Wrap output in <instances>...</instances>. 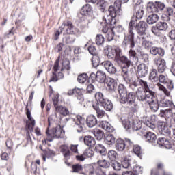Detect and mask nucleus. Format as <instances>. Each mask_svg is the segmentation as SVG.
Here are the masks:
<instances>
[{"label": "nucleus", "instance_id": "obj_41", "mask_svg": "<svg viewBox=\"0 0 175 175\" xmlns=\"http://www.w3.org/2000/svg\"><path fill=\"white\" fill-rule=\"evenodd\" d=\"M157 144L162 147H166V148H167V146L170 144V142L165 137H160L157 140Z\"/></svg>", "mask_w": 175, "mask_h": 175}, {"label": "nucleus", "instance_id": "obj_24", "mask_svg": "<svg viewBox=\"0 0 175 175\" xmlns=\"http://www.w3.org/2000/svg\"><path fill=\"white\" fill-rule=\"evenodd\" d=\"M94 151L97 152V154H100L101 157H106V155H107V150H106V148L100 144L96 146Z\"/></svg>", "mask_w": 175, "mask_h": 175}, {"label": "nucleus", "instance_id": "obj_26", "mask_svg": "<svg viewBox=\"0 0 175 175\" xmlns=\"http://www.w3.org/2000/svg\"><path fill=\"white\" fill-rule=\"evenodd\" d=\"M86 124L89 128H94L98 124L96 117L94 115H90L87 118Z\"/></svg>", "mask_w": 175, "mask_h": 175}, {"label": "nucleus", "instance_id": "obj_58", "mask_svg": "<svg viewBox=\"0 0 175 175\" xmlns=\"http://www.w3.org/2000/svg\"><path fill=\"white\" fill-rule=\"evenodd\" d=\"M78 147V144H70L69 148L71 152H73L74 154H79V149L77 148Z\"/></svg>", "mask_w": 175, "mask_h": 175}, {"label": "nucleus", "instance_id": "obj_63", "mask_svg": "<svg viewBox=\"0 0 175 175\" xmlns=\"http://www.w3.org/2000/svg\"><path fill=\"white\" fill-rule=\"evenodd\" d=\"M100 5V10L101 12H105L106 10V8L107 7V2L104 0H101L99 3Z\"/></svg>", "mask_w": 175, "mask_h": 175}, {"label": "nucleus", "instance_id": "obj_37", "mask_svg": "<svg viewBox=\"0 0 175 175\" xmlns=\"http://www.w3.org/2000/svg\"><path fill=\"white\" fill-rule=\"evenodd\" d=\"M97 164L100 167H103V169H109V167H110V165H111L110 161L106 159L98 160L97 161Z\"/></svg>", "mask_w": 175, "mask_h": 175}, {"label": "nucleus", "instance_id": "obj_14", "mask_svg": "<svg viewBox=\"0 0 175 175\" xmlns=\"http://www.w3.org/2000/svg\"><path fill=\"white\" fill-rule=\"evenodd\" d=\"M144 124L150 129H155V116H145L143 118Z\"/></svg>", "mask_w": 175, "mask_h": 175}, {"label": "nucleus", "instance_id": "obj_53", "mask_svg": "<svg viewBox=\"0 0 175 175\" xmlns=\"http://www.w3.org/2000/svg\"><path fill=\"white\" fill-rule=\"evenodd\" d=\"M83 154L85 158H92L94 157V150L89 148L84 151Z\"/></svg>", "mask_w": 175, "mask_h": 175}, {"label": "nucleus", "instance_id": "obj_11", "mask_svg": "<svg viewBox=\"0 0 175 175\" xmlns=\"http://www.w3.org/2000/svg\"><path fill=\"white\" fill-rule=\"evenodd\" d=\"M135 28L137 33L143 36V35H146V31H147V28H148V25L147 23L141 21L138 23H135Z\"/></svg>", "mask_w": 175, "mask_h": 175}, {"label": "nucleus", "instance_id": "obj_62", "mask_svg": "<svg viewBox=\"0 0 175 175\" xmlns=\"http://www.w3.org/2000/svg\"><path fill=\"white\" fill-rule=\"evenodd\" d=\"M113 33H122L124 31V27L122 26L119 25L116 27H113L112 29Z\"/></svg>", "mask_w": 175, "mask_h": 175}, {"label": "nucleus", "instance_id": "obj_29", "mask_svg": "<svg viewBox=\"0 0 175 175\" xmlns=\"http://www.w3.org/2000/svg\"><path fill=\"white\" fill-rule=\"evenodd\" d=\"M84 143L86 146L89 147H94L96 144L95 138L92 137L90 135H86L84 137Z\"/></svg>", "mask_w": 175, "mask_h": 175}, {"label": "nucleus", "instance_id": "obj_48", "mask_svg": "<svg viewBox=\"0 0 175 175\" xmlns=\"http://www.w3.org/2000/svg\"><path fill=\"white\" fill-rule=\"evenodd\" d=\"M105 43V37L102 34H98L96 37V44L97 46H102Z\"/></svg>", "mask_w": 175, "mask_h": 175}, {"label": "nucleus", "instance_id": "obj_9", "mask_svg": "<svg viewBox=\"0 0 175 175\" xmlns=\"http://www.w3.org/2000/svg\"><path fill=\"white\" fill-rule=\"evenodd\" d=\"M148 9L152 13H159V12H162L165 9V3L160 1H156L155 3L150 2Z\"/></svg>", "mask_w": 175, "mask_h": 175}, {"label": "nucleus", "instance_id": "obj_17", "mask_svg": "<svg viewBox=\"0 0 175 175\" xmlns=\"http://www.w3.org/2000/svg\"><path fill=\"white\" fill-rule=\"evenodd\" d=\"M137 72L139 77H146V75L148 73V67L142 63L137 66Z\"/></svg>", "mask_w": 175, "mask_h": 175}, {"label": "nucleus", "instance_id": "obj_2", "mask_svg": "<svg viewBox=\"0 0 175 175\" xmlns=\"http://www.w3.org/2000/svg\"><path fill=\"white\" fill-rule=\"evenodd\" d=\"M136 26V20H131L129 23L128 27V34L124 36L123 40L124 44L128 46L129 44L130 49H135L136 44V41H135V33L133 32V29Z\"/></svg>", "mask_w": 175, "mask_h": 175}, {"label": "nucleus", "instance_id": "obj_50", "mask_svg": "<svg viewBox=\"0 0 175 175\" xmlns=\"http://www.w3.org/2000/svg\"><path fill=\"white\" fill-rule=\"evenodd\" d=\"M95 98L96 100L98 102H100V103H103V102H105V99H107L106 98H105V96H103V94L102 92H97L95 94Z\"/></svg>", "mask_w": 175, "mask_h": 175}, {"label": "nucleus", "instance_id": "obj_16", "mask_svg": "<svg viewBox=\"0 0 175 175\" xmlns=\"http://www.w3.org/2000/svg\"><path fill=\"white\" fill-rule=\"evenodd\" d=\"M150 100L149 102V106L152 110V111H158V109H159V103H158V99H157V94H153L150 97Z\"/></svg>", "mask_w": 175, "mask_h": 175}, {"label": "nucleus", "instance_id": "obj_45", "mask_svg": "<svg viewBox=\"0 0 175 175\" xmlns=\"http://www.w3.org/2000/svg\"><path fill=\"white\" fill-rule=\"evenodd\" d=\"M92 62L94 68H98V66H99V64H100V57L98 55L93 56Z\"/></svg>", "mask_w": 175, "mask_h": 175}, {"label": "nucleus", "instance_id": "obj_55", "mask_svg": "<svg viewBox=\"0 0 175 175\" xmlns=\"http://www.w3.org/2000/svg\"><path fill=\"white\" fill-rule=\"evenodd\" d=\"M64 69H66V70H70V62L69 60H64L62 62V70H64Z\"/></svg>", "mask_w": 175, "mask_h": 175}, {"label": "nucleus", "instance_id": "obj_60", "mask_svg": "<svg viewBox=\"0 0 175 175\" xmlns=\"http://www.w3.org/2000/svg\"><path fill=\"white\" fill-rule=\"evenodd\" d=\"M114 16H112L111 15H106L103 18V20H105V22L106 24H111V21H113V18H114Z\"/></svg>", "mask_w": 175, "mask_h": 175}, {"label": "nucleus", "instance_id": "obj_56", "mask_svg": "<svg viewBox=\"0 0 175 175\" xmlns=\"http://www.w3.org/2000/svg\"><path fill=\"white\" fill-rule=\"evenodd\" d=\"M153 45L154 44L152 43V42H150L146 40L142 41V46L145 49H151V47H152Z\"/></svg>", "mask_w": 175, "mask_h": 175}, {"label": "nucleus", "instance_id": "obj_8", "mask_svg": "<svg viewBox=\"0 0 175 175\" xmlns=\"http://www.w3.org/2000/svg\"><path fill=\"white\" fill-rule=\"evenodd\" d=\"M107 51H108L107 57L111 59L115 58V62L118 60V57L120 55H122V51H121V49L116 46H108Z\"/></svg>", "mask_w": 175, "mask_h": 175}, {"label": "nucleus", "instance_id": "obj_31", "mask_svg": "<svg viewBox=\"0 0 175 175\" xmlns=\"http://www.w3.org/2000/svg\"><path fill=\"white\" fill-rule=\"evenodd\" d=\"M125 141L124 139L119 138L116 142V148L117 151H124L125 150Z\"/></svg>", "mask_w": 175, "mask_h": 175}, {"label": "nucleus", "instance_id": "obj_59", "mask_svg": "<svg viewBox=\"0 0 175 175\" xmlns=\"http://www.w3.org/2000/svg\"><path fill=\"white\" fill-rule=\"evenodd\" d=\"M122 165L124 169H128V167L131 166V163H129V160H128L126 158H122Z\"/></svg>", "mask_w": 175, "mask_h": 175}, {"label": "nucleus", "instance_id": "obj_4", "mask_svg": "<svg viewBox=\"0 0 175 175\" xmlns=\"http://www.w3.org/2000/svg\"><path fill=\"white\" fill-rule=\"evenodd\" d=\"M64 131H62V128L61 126H57L53 128L51 131L49 130V127L46 131V140L48 142H53L54 139H61L64 137Z\"/></svg>", "mask_w": 175, "mask_h": 175}, {"label": "nucleus", "instance_id": "obj_23", "mask_svg": "<svg viewBox=\"0 0 175 175\" xmlns=\"http://www.w3.org/2000/svg\"><path fill=\"white\" fill-rule=\"evenodd\" d=\"M99 126L100 128H102V129H104V131H106L107 132H114V127H113L111 124L109 123V122L102 121L100 122Z\"/></svg>", "mask_w": 175, "mask_h": 175}, {"label": "nucleus", "instance_id": "obj_22", "mask_svg": "<svg viewBox=\"0 0 175 175\" xmlns=\"http://www.w3.org/2000/svg\"><path fill=\"white\" fill-rule=\"evenodd\" d=\"M143 138L145 139L146 142L148 143H154L157 140V135L152 132H146L144 135Z\"/></svg>", "mask_w": 175, "mask_h": 175}, {"label": "nucleus", "instance_id": "obj_64", "mask_svg": "<svg viewBox=\"0 0 175 175\" xmlns=\"http://www.w3.org/2000/svg\"><path fill=\"white\" fill-rule=\"evenodd\" d=\"M107 40L108 42H111L114 39V31L113 30H109V32L106 35Z\"/></svg>", "mask_w": 175, "mask_h": 175}, {"label": "nucleus", "instance_id": "obj_33", "mask_svg": "<svg viewBox=\"0 0 175 175\" xmlns=\"http://www.w3.org/2000/svg\"><path fill=\"white\" fill-rule=\"evenodd\" d=\"M103 107H104V109L105 110H107V111H111V110H113V103H111V101H110L109 99H105L102 103H101Z\"/></svg>", "mask_w": 175, "mask_h": 175}, {"label": "nucleus", "instance_id": "obj_44", "mask_svg": "<svg viewBox=\"0 0 175 175\" xmlns=\"http://www.w3.org/2000/svg\"><path fill=\"white\" fill-rule=\"evenodd\" d=\"M118 157V154H117V152H116L113 150H111L107 153V157L111 162H113L114 160L117 159Z\"/></svg>", "mask_w": 175, "mask_h": 175}, {"label": "nucleus", "instance_id": "obj_39", "mask_svg": "<svg viewBox=\"0 0 175 175\" xmlns=\"http://www.w3.org/2000/svg\"><path fill=\"white\" fill-rule=\"evenodd\" d=\"M56 111L60 113L62 116H69L70 114L69 109H68V108L63 106H59V107H57Z\"/></svg>", "mask_w": 175, "mask_h": 175}, {"label": "nucleus", "instance_id": "obj_35", "mask_svg": "<svg viewBox=\"0 0 175 175\" xmlns=\"http://www.w3.org/2000/svg\"><path fill=\"white\" fill-rule=\"evenodd\" d=\"M172 116L173 112H172V109L161 110L159 113V116L164 117L165 120L170 118Z\"/></svg>", "mask_w": 175, "mask_h": 175}, {"label": "nucleus", "instance_id": "obj_25", "mask_svg": "<svg viewBox=\"0 0 175 175\" xmlns=\"http://www.w3.org/2000/svg\"><path fill=\"white\" fill-rule=\"evenodd\" d=\"M105 83L111 91H114V89L117 88V81L113 78H107Z\"/></svg>", "mask_w": 175, "mask_h": 175}, {"label": "nucleus", "instance_id": "obj_32", "mask_svg": "<svg viewBox=\"0 0 175 175\" xmlns=\"http://www.w3.org/2000/svg\"><path fill=\"white\" fill-rule=\"evenodd\" d=\"M158 20H159V16H158V14H152L148 16L147 23L149 25H152L158 23Z\"/></svg>", "mask_w": 175, "mask_h": 175}, {"label": "nucleus", "instance_id": "obj_34", "mask_svg": "<svg viewBox=\"0 0 175 175\" xmlns=\"http://www.w3.org/2000/svg\"><path fill=\"white\" fill-rule=\"evenodd\" d=\"M120 9L121 8H118V7L116 5L115 2L113 5L109 6L108 10L109 14L111 15L112 17H117V12H118Z\"/></svg>", "mask_w": 175, "mask_h": 175}, {"label": "nucleus", "instance_id": "obj_27", "mask_svg": "<svg viewBox=\"0 0 175 175\" xmlns=\"http://www.w3.org/2000/svg\"><path fill=\"white\" fill-rule=\"evenodd\" d=\"M150 54L152 55H160V57H163L165 55V50L162 48H158L153 46L150 49Z\"/></svg>", "mask_w": 175, "mask_h": 175}, {"label": "nucleus", "instance_id": "obj_38", "mask_svg": "<svg viewBox=\"0 0 175 175\" xmlns=\"http://www.w3.org/2000/svg\"><path fill=\"white\" fill-rule=\"evenodd\" d=\"M144 14V10H143V8H141L137 12L135 17V15H133L131 20H135V24H136V23H137V20H142Z\"/></svg>", "mask_w": 175, "mask_h": 175}, {"label": "nucleus", "instance_id": "obj_5", "mask_svg": "<svg viewBox=\"0 0 175 175\" xmlns=\"http://www.w3.org/2000/svg\"><path fill=\"white\" fill-rule=\"evenodd\" d=\"M122 123L124 129H126V131H129V132L132 131H139V129H142V123L139 120H122Z\"/></svg>", "mask_w": 175, "mask_h": 175}, {"label": "nucleus", "instance_id": "obj_42", "mask_svg": "<svg viewBox=\"0 0 175 175\" xmlns=\"http://www.w3.org/2000/svg\"><path fill=\"white\" fill-rule=\"evenodd\" d=\"M105 142L106 144L111 146V144H114V143H116V138L113 135L108 134L105 139Z\"/></svg>", "mask_w": 175, "mask_h": 175}, {"label": "nucleus", "instance_id": "obj_3", "mask_svg": "<svg viewBox=\"0 0 175 175\" xmlns=\"http://www.w3.org/2000/svg\"><path fill=\"white\" fill-rule=\"evenodd\" d=\"M136 100V96L133 92H129L124 97V100L122 101L120 100V103L123 105H128L130 106L131 110L133 111L134 113H137L139 105L135 103V101Z\"/></svg>", "mask_w": 175, "mask_h": 175}, {"label": "nucleus", "instance_id": "obj_57", "mask_svg": "<svg viewBox=\"0 0 175 175\" xmlns=\"http://www.w3.org/2000/svg\"><path fill=\"white\" fill-rule=\"evenodd\" d=\"M133 172L135 174H142L143 173V167L140 165H135L133 167Z\"/></svg>", "mask_w": 175, "mask_h": 175}, {"label": "nucleus", "instance_id": "obj_1", "mask_svg": "<svg viewBox=\"0 0 175 175\" xmlns=\"http://www.w3.org/2000/svg\"><path fill=\"white\" fill-rule=\"evenodd\" d=\"M144 87V90L141 91L138 90L136 92L137 95V99L138 100H141L142 102H144V100H147V99H150L151 97L154 95L155 92L151 90L150 87H148V84L147 83V81H143L139 77L137 78H133L130 81V85L129 87L133 90V91H136L137 90V87Z\"/></svg>", "mask_w": 175, "mask_h": 175}, {"label": "nucleus", "instance_id": "obj_30", "mask_svg": "<svg viewBox=\"0 0 175 175\" xmlns=\"http://www.w3.org/2000/svg\"><path fill=\"white\" fill-rule=\"evenodd\" d=\"M92 107L96 111L98 118H103V117H105L106 112L99 107V105L93 104Z\"/></svg>", "mask_w": 175, "mask_h": 175}, {"label": "nucleus", "instance_id": "obj_36", "mask_svg": "<svg viewBox=\"0 0 175 175\" xmlns=\"http://www.w3.org/2000/svg\"><path fill=\"white\" fill-rule=\"evenodd\" d=\"M91 10H92L91 5L90 4H86L82 7L81 10V14L82 16H88Z\"/></svg>", "mask_w": 175, "mask_h": 175}, {"label": "nucleus", "instance_id": "obj_43", "mask_svg": "<svg viewBox=\"0 0 175 175\" xmlns=\"http://www.w3.org/2000/svg\"><path fill=\"white\" fill-rule=\"evenodd\" d=\"M133 151L137 157H139V158L142 159V155H143V151H142V148L140 147V146H134Z\"/></svg>", "mask_w": 175, "mask_h": 175}, {"label": "nucleus", "instance_id": "obj_47", "mask_svg": "<svg viewBox=\"0 0 175 175\" xmlns=\"http://www.w3.org/2000/svg\"><path fill=\"white\" fill-rule=\"evenodd\" d=\"M158 80L159 81V84H161V83L162 84H167V83H169V79L167 78V76L165 75H159Z\"/></svg>", "mask_w": 175, "mask_h": 175}, {"label": "nucleus", "instance_id": "obj_40", "mask_svg": "<svg viewBox=\"0 0 175 175\" xmlns=\"http://www.w3.org/2000/svg\"><path fill=\"white\" fill-rule=\"evenodd\" d=\"M93 133L95 137H96L97 140H102V139H103V135H105L103 131L98 129H95Z\"/></svg>", "mask_w": 175, "mask_h": 175}, {"label": "nucleus", "instance_id": "obj_46", "mask_svg": "<svg viewBox=\"0 0 175 175\" xmlns=\"http://www.w3.org/2000/svg\"><path fill=\"white\" fill-rule=\"evenodd\" d=\"M87 79H88V75L86 73H83L78 76L77 81L81 84H84V83L87 81Z\"/></svg>", "mask_w": 175, "mask_h": 175}, {"label": "nucleus", "instance_id": "obj_6", "mask_svg": "<svg viewBox=\"0 0 175 175\" xmlns=\"http://www.w3.org/2000/svg\"><path fill=\"white\" fill-rule=\"evenodd\" d=\"M69 120L72 122V125L74 126V129H75L77 132L79 133H80V132H83V129L84 128V120L80 115H77L75 119L65 118L64 120V122H68Z\"/></svg>", "mask_w": 175, "mask_h": 175}, {"label": "nucleus", "instance_id": "obj_20", "mask_svg": "<svg viewBox=\"0 0 175 175\" xmlns=\"http://www.w3.org/2000/svg\"><path fill=\"white\" fill-rule=\"evenodd\" d=\"M118 91L119 92V100H122L123 102L124 97H125L128 94V92L126 91V88L122 84H120L118 87Z\"/></svg>", "mask_w": 175, "mask_h": 175}, {"label": "nucleus", "instance_id": "obj_28", "mask_svg": "<svg viewBox=\"0 0 175 175\" xmlns=\"http://www.w3.org/2000/svg\"><path fill=\"white\" fill-rule=\"evenodd\" d=\"M107 79L106 78V73L102 70L96 72V81L98 83H106Z\"/></svg>", "mask_w": 175, "mask_h": 175}, {"label": "nucleus", "instance_id": "obj_15", "mask_svg": "<svg viewBox=\"0 0 175 175\" xmlns=\"http://www.w3.org/2000/svg\"><path fill=\"white\" fill-rule=\"evenodd\" d=\"M102 65L104 66V68L111 75H116L117 73V68L114 66V64L110 61H105L102 62Z\"/></svg>", "mask_w": 175, "mask_h": 175}, {"label": "nucleus", "instance_id": "obj_52", "mask_svg": "<svg viewBox=\"0 0 175 175\" xmlns=\"http://www.w3.org/2000/svg\"><path fill=\"white\" fill-rule=\"evenodd\" d=\"M156 26L160 31H166L167 29V23L166 22H159Z\"/></svg>", "mask_w": 175, "mask_h": 175}, {"label": "nucleus", "instance_id": "obj_10", "mask_svg": "<svg viewBox=\"0 0 175 175\" xmlns=\"http://www.w3.org/2000/svg\"><path fill=\"white\" fill-rule=\"evenodd\" d=\"M59 66V57L58 59L55 61L53 70L54 72L52 74V77L51 79L49 80V82L51 83V81H58V80H61V79H64V74L62 72H59L58 75L55 74V72L58 71V68Z\"/></svg>", "mask_w": 175, "mask_h": 175}, {"label": "nucleus", "instance_id": "obj_12", "mask_svg": "<svg viewBox=\"0 0 175 175\" xmlns=\"http://www.w3.org/2000/svg\"><path fill=\"white\" fill-rule=\"evenodd\" d=\"M157 87H158L159 91H161L162 92H163V94H165L166 95V96H170V91H172L174 88V85L172 81H170V82L167 85V87L168 90H170L166 89V88H165V86H163V85H162L159 83H157Z\"/></svg>", "mask_w": 175, "mask_h": 175}, {"label": "nucleus", "instance_id": "obj_54", "mask_svg": "<svg viewBox=\"0 0 175 175\" xmlns=\"http://www.w3.org/2000/svg\"><path fill=\"white\" fill-rule=\"evenodd\" d=\"M111 166L114 169V170H121V163L116 161H111Z\"/></svg>", "mask_w": 175, "mask_h": 175}, {"label": "nucleus", "instance_id": "obj_49", "mask_svg": "<svg viewBox=\"0 0 175 175\" xmlns=\"http://www.w3.org/2000/svg\"><path fill=\"white\" fill-rule=\"evenodd\" d=\"M33 126H35V120H29L26 123V128L27 131L29 132H32L33 131Z\"/></svg>", "mask_w": 175, "mask_h": 175}, {"label": "nucleus", "instance_id": "obj_51", "mask_svg": "<svg viewBox=\"0 0 175 175\" xmlns=\"http://www.w3.org/2000/svg\"><path fill=\"white\" fill-rule=\"evenodd\" d=\"M158 72L155 69L152 70L150 73L149 79L150 80H154V81H158Z\"/></svg>", "mask_w": 175, "mask_h": 175}, {"label": "nucleus", "instance_id": "obj_18", "mask_svg": "<svg viewBox=\"0 0 175 175\" xmlns=\"http://www.w3.org/2000/svg\"><path fill=\"white\" fill-rule=\"evenodd\" d=\"M62 28H66V32L68 35H72L75 33V27H73V23L69 21H65L62 25Z\"/></svg>", "mask_w": 175, "mask_h": 175}, {"label": "nucleus", "instance_id": "obj_61", "mask_svg": "<svg viewBox=\"0 0 175 175\" xmlns=\"http://www.w3.org/2000/svg\"><path fill=\"white\" fill-rule=\"evenodd\" d=\"M129 58H133V59H137V53H136V51L130 49L129 51Z\"/></svg>", "mask_w": 175, "mask_h": 175}, {"label": "nucleus", "instance_id": "obj_21", "mask_svg": "<svg viewBox=\"0 0 175 175\" xmlns=\"http://www.w3.org/2000/svg\"><path fill=\"white\" fill-rule=\"evenodd\" d=\"M117 64H119L120 62H122V64H124V65L129 68L131 65H132V61H131V59L128 58V57L125 55H119L118 59L116 61Z\"/></svg>", "mask_w": 175, "mask_h": 175}, {"label": "nucleus", "instance_id": "obj_19", "mask_svg": "<svg viewBox=\"0 0 175 175\" xmlns=\"http://www.w3.org/2000/svg\"><path fill=\"white\" fill-rule=\"evenodd\" d=\"M60 152L63 154L65 159H69L72 155L69 147L66 145H62L60 146Z\"/></svg>", "mask_w": 175, "mask_h": 175}, {"label": "nucleus", "instance_id": "obj_7", "mask_svg": "<svg viewBox=\"0 0 175 175\" xmlns=\"http://www.w3.org/2000/svg\"><path fill=\"white\" fill-rule=\"evenodd\" d=\"M158 129L162 135H166V136H172V137L175 139V129H173L172 133L166 122L163 121L158 122Z\"/></svg>", "mask_w": 175, "mask_h": 175}, {"label": "nucleus", "instance_id": "obj_13", "mask_svg": "<svg viewBox=\"0 0 175 175\" xmlns=\"http://www.w3.org/2000/svg\"><path fill=\"white\" fill-rule=\"evenodd\" d=\"M154 64L157 66L159 73H163L166 69V61L161 57L154 59Z\"/></svg>", "mask_w": 175, "mask_h": 175}]
</instances>
